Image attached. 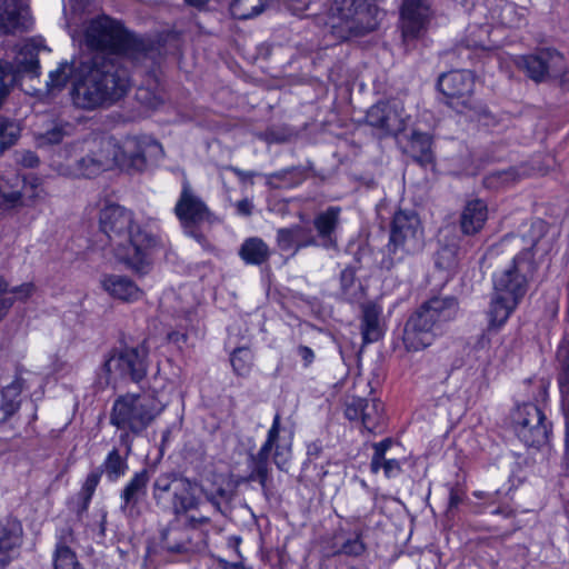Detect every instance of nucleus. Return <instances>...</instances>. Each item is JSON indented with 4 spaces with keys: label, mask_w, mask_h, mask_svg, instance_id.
I'll return each instance as SVG.
<instances>
[{
    "label": "nucleus",
    "mask_w": 569,
    "mask_h": 569,
    "mask_svg": "<svg viewBox=\"0 0 569 569\" xmlns=\"http://www.w3.org/2000/svg\"><path fill=\"white\" fill-rule=\"evenodd\" d=\"M83 42L92 54L79 63L73 102L88 110L112 106L128 93L131 86L123 63V56L131 44L130 34L119 21L101 14L86 23Z\"/></svg>",
    "instance_id": "f257e3e1"
},
{
    "label": "nucleus",
    "mask_w": 569,
    "mask_h": 569,
    "mask_svg": "<svg viewBox=\"0 0 569 569\" xmlns=\"http://www.w3.org/2000/svg\"><path fill=\"white\" fill-rule=\"evenodd\" d=\"M99 226L128 268L138 274L149 272L150 252L161 246L158 234L139 224L132 211L113 203L101 209Z\"/></svg>",
    "instance_id": "f03ea898"
},
{
    "label": "nucleus",
    "mask_w": 569,
    "mask_h": 569,
    "mask_svg": "<svg viewBox=\"0 0 569 569\" xmlns=\"http://www.w3.org/2000/svg\"><path fill=\"white\" fill-rule=\"evenodd\" d=\"M536 270L533 259L513 257L506 268L493 273V291L487 310L489 328L499 329L508 321L527 295Z\"/></svg>",
    "instance_id": "7ed1b4c3"
},
{
    "label": "nucleus",
    "mask_w": 569,
    "mask_h": 569,
    "mask_svg": "<svg viewBox=\"0 0 569 569\" xmlns=\"http://www.w3.org/2000/svg\"><path fill=\"white\" fill-rule=\"evenodd\" d=\"M164 405L152 393H126L111 408L110 425L119 431V442L131 455L133 439L146 431L163 411Z\"/></svg>",
    "instance_id": "20e7f679"
},
{
    "label": "nucleus",
    "mask_w": 569,
    "mask_h": 569,
    "mask_svg": "<svg viewBox=\"0 0 569 569\" xmlns=\"http://www.w3.org/2000/svg\"><path fill=\"white\" fill-rule=\"evenodd\" d=\"M455 297H433L423 302L407 320L403 345L408 351H420L432 345L441 326L456 318Z\"/></svg>",
    "instance_id": "39448f33"
},
{
    "label": "nucleus",
    "mask_w": 569,
    "mask_h": 569,
    "mask_svg": "<svg viewBox=\"0 0 569 569\" xmlns=\"http://www.w3.org/2000/svg\"><path fill=\"white\" fill-rule=\"evenodd\" d=\"M422 248L423 228L418 214L411 210H399L393 214L389 241L385 248L380 267L391 270L408 256L418 253Z\"/></svg>",
    "instance_id": "423d86ee"
},
{
    "label": "nucleus",
    "mask_w": 569,
    "mask_h": 569,
    "mask_svg": "<svg viewBox=\"0 0 569 569\" xmlns=\"http://www.w3.org/2000/svg\"><path fill=\"white\" fill-rule=\"evenodd\" d=\"M199 483L176 472L160 473L152 483V498L162 511L176 517L199 508Z\"/></svg>",
    "instance_id": "0eeeda50"
},
{
    "label": "nucleus",
    "mask_w": 569,
    "mask_h": 569,
    "mask_svg": "<svg viewBox=\"0 0 569 569\" xmlns=\"http://www.w3.org/2000/svg\"><path fill=\"white\" fill-rule=\"evenodd\" d=\"M281 416L277 412L272 425L267 432L264 442L256 453H251L248 460L250 473L248 480L257 481L264 490L271 475V462L278 469L284 470L291 459V441L281 436Z\"/></svg>",
    "instance_id": "6e6552de"
},
{
    "label": "nucleus",
    "mask_w": 569,
    "mask_h": 569,
    "mask_svg": "<svg viewBox=\"0 0 569 569\" xmlns=\"http://www.w3.org/2000/svg\"><path fill=\"white\" fill-rule=\"evenodd\" d=\"M378 14L368 0H341L330 18L331 34L339 41L363 36L378 27Z\"/></svg>",
    "instance_id": "1a4fd4ad"
},
{
    "label": "nucleus",
    "mask_w": 569,
    "mask_h": 569,
    "mask_svg": "<svg viewBox=\"0 0 569 569\" xmlns=\"http://www.w3.org/2000/svg\"><path fill=\"white\" fill-rule=\"evenodd\" d=\"M173 212L186 236L193 238L200 244L207 242L200 227L204 223H211L213 214L187 179L182 181L181 192Z\"/></svg>",
    "instance_id": "9d476101"
},
{
    "label": "nucleus",
    "mask_w": 569,
    "mask_h": 569,
    "mask_svg": "<svg viewBox=\"0 0 569 569\" xmlns=\"http://www.w3.org/2000/svg\"><path fill=\"white\" fill-rule=\"evenodd\" d=\"M147 357L148 349L144 343L112 349L103 362L106 383H116L120 379L141 381L147 375Z\"/></svg>",
    "instance_id": "9b49d317"
},
{
    "label": "nucleus",
    "mask_w": 569,
    "mask_h": 569,
    "mask_svg": "<svg viewBox=\"0 0 569 569\" xmlns=\"http://www.w3.org/2000/svg\"><path fill=\"white\" fill-rule=\"evenodd\" d=\"M162 156L161 143L150 136H129L120 144L114 141V166L123 170L142 171Z\"/></svg>",
    "instance_id": "f8f14e48"
},
{
    "label": "nucleus",
    "mask_w": 569,
    "mask_h": 569,
    "mask_svg": "<svg viewBox=\"0 0 569 569\" xmlns=\"http://www.w3.org/2000/svg\"><path fill=\"white\" fill-rule=\"evenodd\" d=\"M548 224L541 219H532L519 227L518 234H506L500 247L519 248L520 252L515 257L533 259L547 254L551 249V242L547 239Z\"/></svg>",
    "instance_id": "ddd939ff"
},
{
    "label": "nucleus",
    "mask_w": 569,
    "mask_h": 569,
    "mask_svg": "<svg viewBox=\"0 0 569 569\" xmlns=\"http://www.w3.org/2000/svg\"><path fill=\"white\" fill-rule=\"evenodd\" d=\"M86 154L74 163L72 174L78 178H92L114 166V140L94 138L83 143Z\"/></svg>",
    "instance_id": "4468645a"
},
{
    "label": "nucleus",
    "mask_w": 569,
    "mask_h": 569,
    "mask_svg": "<svg viewBox=\"0 0 569 569\" xmlns=\"http://www.w3.org/2000/svg\"><path fill=\"white\" fill-rule=\"evenodd\" d=\"M438 88L447 98L446 103L457 112L473 109L475 76L468 70H455L439 77Z\"/></svg>",
    "instance_id": "2eb2a0df"
},
{
    "label": "nucleus",
    "mask_w": 569,
    "mask_h": 569,
    "mask_svg": "<svg viewBox=\"0 0 569 569\" xmlns=\"http://www.w3.org/2000/svg\"><path fill=\"white\" fill-rule=\"evenodd\" d=\"M367 123L385 134H396L406 128L402 106L397 101L378 102L366 114Z\"/></svg>",
    "instance_id": "dca6fc26"
},
{
    "label": "nucleus",
    "mask_w": 569,
    "mask_h": 569,
    "mask_svg": "<svg viewBox=\"0 0 569 569\" xmlns=\"http://www.w3.org/2000/svg\"><path fill=\"white\" fill-rule=\"evenodd\" d=\"M345 416L350 421H360L369 432H379L383 423V406L375 398L353 397L346 405Z\"/></svg>",
    "instance_id": "f3484780"
},
{
    "label": "nucleus",
    "mask_w": 569,
    "mask_h": 569,
    "mask_svg": "<svg viewBox=\"0 0 569 569\" xmlns=\"http://www.w3.org/2000/svg\"><path fill=\"white\" fill-rule=\"evenodd\" d=\"M431 12L426 0H403L401 29L405 41L419 38L427 29Z\"/></svg>",
    "instance_id": "a211bd4d"
},
{
    "label": "nucleus",
    "mask_w": 569,
    "mask_h": 569,
    "mask_svg": "<svg viewBox=\"0 0 569 569\" xmlns=\"http://www.w3.org/2000/svg\"><path fill=\"white\" fill-rule=\"evenodd\" d=\"M39 48L34 40H26L17 46L12 61H6L3 67L8 74L14 76V83L23 77L37 78L40 73L38 59Z\"/></svg>",
    "instance_id": "6ab92c4d"
},
{
    "label": "nucleus",
    "mask_w": 569,
    "mask_h": 569,
    "mask_svg": "<svg viewBox=\"0 0 569 569\" xmlns=\"http://www.w3.org/2000/svg\"><path fill=\"white\" fill-rule=\"evenodd\" d=\"M37 186L38 179L32 176L0 177V208L10 209L20 204L23 197L32 198Z\"/></svg>",
    "instance_id": "aec40b11"
},
{
    "label": "nucleus",
    "mask_w": 569,
    "mask_h": 569,
    "mask_svg": "<svg viewBox=\"0 0 569 569\" xmlns=\"http://www.w3.org/2000/svg\"><path fill=\"white\" fill-rule=\"evenodd\" d=\"M562 61V56L552 49H545L537 54L521 56L517 66L525 70L530 79L536 82L542 81L555 66Z\"/></svg>",
    "instance_id": "412c9836"
},
{
    "label": "nucleus",
    "mask_w": 569,
    "mask_h": 569,
    "mask_svg": "<svg viewBox=\"0 0 569 569\" xmlns=\"http://www.w3.org/2000/svg\"><path fill=\"white\" fill-rule=\"evenodd\" d=\"M161 546L171 553H189L197 549L192 541V535L187 527L177 518L161 531Z\"/></svg>",
    "instance_id": "4be33fe9"
},
{
    "label": "nucleus",
    "mask_w": 569,
    "mask_h": 569,
    "mask_svg": "<svg viewBox=\"0 0 569 569\" xmlns=\"http://www.w3.org/2000/svg\"><path fill=\"white\" fill-rule=\"evenodd\" d=\"M276 241L280 250H293V253H297L302 248L318 246V240L312 230L302 224L278 229Z\"/></svg>",
    "instance_id": "5701e85b"
},
{
    "label": "nucleus",
    "mask_w": 569,
    "mask_h": 569,
    "mask_svg": "<svg viewBox=\"0 0 569 569\" xmlns=\"http://www.w3.org/2000/svg\"><path fill=\"white\" fill-rule=\"evenodd\" d=\"M341 208L331 206L318 213L313 219V227L317 231L318 246L325 248L337 247V230L340 226Z\"/></svg>",
    "instance_id": "b1692460"
},
{
    "label": "nucleus",
    "mask_w": 569,
    "mask_h": 569,
    "mask_svg": "<svg viewBox=\"0 0 569 569\" xmlns=\"http://www.w3.org/2000/svg\"><path fill=\"white\" fill-rule=\"evenodd\" d=\"M100 283L109 296L123 302H136L143 296V291L128 276L103 274Z\"/></svg>",
    "instance_id": "393cba45"
},
{
    "label": "nucleus",
    "mask_w": 569,
    "mask_h": 569,
    "mask_svg": "<svg viewBox=\"0 0 569 569\" xmlns=\"http://www.w3.org/2000/svg\"><path fill=\"white\" fill-rule=\"evenodd\" d=\"M149 472L147 469H142L136 472L130 480L127 482L124 488L120 492V510L128 516H132L134 509L139 502L147 495L149 483Z\"/></svg>",
    "instance_id": "a878e982"
},
{
    "label": "nucleus",
    "mask_w": 569,
    "mask_h": 569,
    "mask_svg": "<svg viewBox=\"0 0 569 569\" xmlns=\"http://www.w3.org/2000/svg\"><path fill=\"white\" fill-rule=\"evenodd\" d=\"M488 219V206L481 199H471L465 204L460 214V229L466 236H473L482 230Z\"/></svg>",
    "instance_id": "bb28decb"
},
{
    "label": "nucleus",
    "mask_w": 569,
    "mask_h": 569,
    "mask_svg": "<svg viewBox=\"0 0 569 569\" xmlns=\"http://www.w3.org/2000/svg\"><path fill=\"white\" fill-rule=\"evenodd\" d=\"M22 527L17 519L7 518L0 521V568L8 565L9 553L21 543Z\"/></svg>",
    "instance_id": "cd10ccee"
},
{
    "label": "nucleus",
    "mask_w": 569,
    "mask_h": 569,
    "mask_svg": "<svg viewBox=\"0 0 569 569\" xmlns=\"http://www.w3.org/2000/svg\"><path fill=\"white\" fill-rule=\"evenodd\" d=\"M558 359L561 363L559 375V388L561 393V407L567 419H569V338L563 339L558 349ZM566 453L569 456V420L566 423Z\"/></svg>",
    "instance_id": "c85d7f7f"
},
{
    "label": "nucleus",
    "mask_w": 569,
    "mask_h": 569,
    "mask_svg": "<svg viewBox=\"0 0 569 569\" xmlns=\"http://www.w3.org/2000/svg\"><path fill=\"white\" fill-rule=\"evenodd\" d=\"M391 440L385 439L380 442L373 443V456L370 462V469L373 473H377L380 469L387 478H396L401 471V462L395 458H387L386 453L391 447Z\"/></svg>",
    "instance_id": "c756f323"
},
{
    "label": "nucleus",
    "mask_w": 569,
    "mask_h": 569,
    "mask_svg": "<svg viewBox=\"0 0 569 569\" xmlns=\"http://www.w3.org/2000/svg\"><path fill=\"white\" fill-rule=\"evenodd\" d=\"M513 429L519 440L527 447L539 448L548 442L551 432V423L546 420L538 423L532 422L526 425L525 420L521 419L520 427H515Z\"/></svg>",
    "instance_id": "7c9ffc66"
},
{
    "label": "nucleus",
    "mask_w": 569,
    "mask_h": 569,
    "mask_svg": "<svg viewBox=\"0 0 569 569\" xmlns=\"http://www.w3.org/2000/svg\"><path fill=\"white\" fill-rule=\"evenodd\" d=\"M527 9L513 2L500 0L491 10V18L506 28H520L526 22Z\"/></svg>",
    "instance_id": "2f4dec72"
},
{
    "label": "nucleus",
    "mask_w": 569,
    "mask_h": 569,
    "mask_svg": "<svg viewBox=\"0 0 569 569\" xmlns=\"http://www.w3.org/2000/svg\"><path fill=\"white\" fill-rule=\"evenodd\" d=\"M382 308L373 302L362 307L361 333L365 343L378 341L382 336L380 317Z\"/></svg>",
    "instance_id": "473e14b6"
},
{
    "label": "nucleus",
    "mask_w": 569,
    "mask_h": 569,
    "mask_svg": "<svg viewBox=\"0 0 569 569\" xmlns=\"http://www.w3.org/2000/svg\"><path fill=\"white\" fill-rule=\"evenodd\" d=\"M271 250L259 237L246 239L239 249V257L247 263L260 266L269 260Z\"/></svg>",
    "instance_id": "72a5a7b5"
},
{
    "label": "nucleus",
    "mask_w": 569,
    "mask_h": 569,
    "mask_svg": "<svg viewBox=\"0 0 569 569\" xmlns=\"http://www.w3.org/2000/svg\"><path fill=\"white\" fill-rule=\"evenodd\" d=\"M431 144L429 134L415 131L409 140L408 152L421 166L431 164L433 162Z\"/></svg>",
    "instance_id": "f704fd0d"
},
{
    "label": "nucleus",
    "mask_w": 569,
    "mask_h": 569,
    "mask_svg": "<svg viewBox=\"0 0 569 569\" xmlns=\"http://www.w3.org/2000/svg\"><path fill=\"white\" fill-rule=\"evenodd\" d=\"M130 455L122 456L120 453V450L118 448H113L106 457L100 467H98V470H102V473L106 475L107 479L111 482H114L119 480L121 477H123L128 469V457Z\"/></svg>",
    "instance_id": "c9c22d12"
},
{
    "label": "nucleus",
    "mask_w": 569,
    "mask_h": 569,
    "mask_svg": "<svg viewBox=\"0 0 569 569\" xmlns=\"http://www.w3.org/2000/svg\"><path fill=\"white\" fill-rule=\"evenodd\" d=\"M22 389L23 379L21 377H16L11 383L2 389L0 409L4 415V419L10 418L19 410Z\"/></svg>",
    "instance_id": "e433bc0d"
},
{
    "label": "nucleus",
    "mask_w": 569,
    "mask_h": 569,
    "mask_svg": "<svg viewBox=\"0 0 569 569\" xmlns=\"http://www.w3.org/2000/svg\"><path fill=\"white\" fill-rule=\"evenodd\" d=\"M18 0H0V34L13 33L20 27Z\"/></svg>",
    "instance_id": "4c0bfd02"
},
{
    "label": "nucleus",
    "mask_w": 569,
    "mask_h": 569,
    "mask_svg": "<svg viewBox=\"0 0 569 569\" xmlns=\"http://www.w3.org/2000/svg\"><path fill=\"white\" fill-rule=\"evenodd\" d=\"M336 543H339V549L336 551L339 555L349 557H360L366 552V545L362 541V531L356 530L351 537H345L342 531L337 533Z\"/></svg>",
    "instance_id": "58836bf2"
},
{
    "label": "nucleus",
    "mask_w": 569,
    "mask_h": 569,
    "mask_svg": "<svg viewBox=\"0 0 569 569\" xmlns=\"http://www.w3.org/2000/svg\"><path fill=\"white\" fill-rule=\"evenodd\" d=\"M306 179V171L301 167H291L270 173L268 183L278 187H295Z\"/></svg>",
    "instance_id": "ea45409f"
},
{
    "label": "nucleus",
    "mask_w": 569,
    "mask_h": 569,
    "mask_svg": "<svg viewBox=\"0 0 569 569\" xmlns=\"http://www.w3.org/2000/svg\"><path fill=\"white\" fill-rule=\"evenodd\" d=\"M267 0H233L230 4V12L233 18L246 20L262 12Z\"/></svg>",
    "instance_id": "a19ab883"
},
{
    "label": "nucleus",
    "mask_w": 569,
    "mask_h": 569,
    "mask_svg": "<svg viewBox=\"0 0 569 569\" xmlns=\"http://www.w3.org/2000/svg\"><path fill=\"white\" fill-rule=\"evenodd\" d=\"M521 419L525 420L526 425L547 420L542 409L531 402L522 403L515 409L512 413L513 428L520 427Z\"/></svg>",
    "instance_id": "79ce46f5"
},
{
    "label": "nucleus",
    "mask_w": 569,
    "mask_h": 569,
    "mask_svg": "<svg viewBox=\"0 0 569 569\" xmlns=\"http://www.w3.org/2000/svg\"><path fill=\"white\" fill-rule=\"evenodd\" d=\"M78 68L79 66L74 67L67 61L59 63L58 68L49 73V81L47 82L49 89L53 90L63 88L73 72H76V80L73 82L74 86L79 79ZM73 92L74 88L72 89V93Z\"/></svg>",
    "instance_id": "37998d69"
},
{
    "label": "nucleus",
    "mask_w": 569,
    "mask_h": 569,
    "mask_svg": "<svg viewBox=\"0 0 569 569\" xmlns=\"http://www.w3.org/2000/svg\"><path fill=\"white\" fill-rule=\"evenodd\" d=\"M73 127L68 122H54L46 132L37 136L39 147L60 143L66 136H70Z\"/></svg>",
    "instance_id": "c03bdc74"
},
{
    "label": "nucleus",
    "mask_w": 569,
    "mask_h": 569,
    "mask_svg": "<svg viewBox=\"0 0 569 569\" xmlns=\"http://www.w3.org/2000/svg\"><path fill=\"white\" fill-rule=\"evenodd\" d=\"M230 361L234 373L241 377H246L251 371L253 355L248 348H237L231 353Z\"/></svg>",
    "instance_id": "a18cd8bd"
},
{
    "label": "nucleus",
    "mask_w": 569,
    "mask_h": 569,
    "mask_svg": "<svg viewBox=\"0 0 569 569\" xmlns=\"http://www.w3.org/2000/svg\"><path fill=\"white\" fill-rule=\"evenodd\" d=\"M53 566L54 569H83L74 551L62 543H58L56 547Z\"/></svg>",
    "instance_id": "49530a36"
},
{
    "label": "nucleus",
    "mask_w": 569,
    "mask_h": 569,
    "mask_svg": "<svg viewBox=\"0 0 569 569\" xmlns=\"http://www.w3.org/2000/svg\"><path fill=\"white\" fill-rule=\"evenodd\" d=\"M519 174L513 168H509L501 171H493L487 174L483 179V183L489 189H500L515 182Z\"/></svg>",
    "instance_id": "de8ad7c7"
},
{
    "label": "nucleus",
    "mask_w": 569,
    "mask_h": 569,
    "mask_svg": "<svg viewBox=\"0 0 569 569\" xmlns=\"http://www.w3.org/2000/svg\"><path fill=\"white\" fill-rule=\"evenodd\" d=\"M102 476V470H98L96 468L90 473H88L81 490L79 492V497L82 500L81 509L80 511H86L90 505V501L92 499V496L100 482Z\"/></svg>",
    "instance_id": "09e8293b"
},
{
    "label": "nucleus",
    "mask_w": 569,
    "mask_h": 569,
    "mask_svg": "<svg viewBox=\"0 0 569 569\" xmlns=\"http://www.w3.org/2000/svg\"><path fill=\"white\" fill-rule=\"evenodd\" d=\"M457 264V248L445 246L437 252L436 266L442 270H451Z\"/></svg>",
    "instance_id": "8fccbe9b"
},
{
    "label": "nucleus",
    "mask_w": 569,
    "mask_h": 569,
    "mask_svg": "<svg viewBox=\"0 0 569 569\" xmlns=\"http://www.w3.org/2000/svg\"><path fill=\"white\" fill-rule=\"evenodd\" d=\"M37 291V287L33 282H26L20 286L13 287L10 290V293L14 295V302H26L29 298H31Z\"/></svg>",
    "instance_id": "3c124183"
},
{
    "label": "nucleus",
    "mask_w": 569,
    "mask_h": 569,
    "mask_svg": "<svg viewBox=\"0 0 569 569\" xmlns=\"http://www.w3.org/2000/svg\"><path fill=\"white\" fill-rule=\"evenodd\" d=\"M14 83V76L8 74L7 69L0 62V104L8 96L10 88Z\"/></svg>",
    "instance_id": "603ef678"
},
{
    "label": "nucleus",
    "mask_w": 569,
    "mask_h": 569,
    "mask_svg": "<svg viewBox=\"0 0 569 569\" xmlns=\"http://www.w3.org/2000/svg\"><path fill=\"white\" fill-rule=\"evenodd\" d=\"M12 128L13 126L7 120L0 119V153L13 142L14 134L8 133V130Z\"/></svg>",
    "instance_id": "864d4df0"
},
{
    "label": "nucleus",
    "mask_w": 569,
    "mask_h": 569,
    "mask_svg": "<svg viewBox=\"0 0 569 569\" xmlns=\"http://www.w3.org/2000/svg\"><path fill=\"white\" fill-rule=\"evenodd\" d=\"M209 522H210V518L207 516H200V517L189 516V517H187L186 521L182 522V526L187 527L190 530L191 535L193 536V531L196 529H198L200 526L208 525Z\"/></svg>",
    "instance_id": "5fc2aeb1"
},
{
    "label": "nucleus",
    "mask_w": 569,
    "mask_h": 569,
    "mask_svg": "<svg viewBox=\"0 0 569 569\" xmlns=\"http://www.w3.org/2000/svg\"><path fill=\"white\" fill-rule=\"evenodd\" d=\"M296 353L302 360L305 367H309L315 360L313 350L307 346H298Z\"/></svg>",
    "instance_id": "6e6d98bb"
},
{
    "label": "nucleus",
    "mask_w": 569,
    "mask_h": 569,
    "mask_svg": "<svg viewBox=\"0 0 569 569\" xmlns=\"http://www.w3.org/2000/svg\"><path fill=\"white\" fill-rule=\"evenodd\" d=\"M17 161L26 168H34L39 163V158L32 151L22 152Z\"/></svg>",
    "instance_id": "4d7b16f0"
},
{
    "label": "nucleus",
    "mask_w": 569,
    "mask_h": 569,
    "mask_svg": "<svg viewBox=\"0 0 569 569\" xmlns=\"http://www.w3.org/2000/svg\"><path fill=\"white\" fill-rule=\"evenodd\" d=\"M236 209L239 216L249 217L252 214L253 204L246 198L236 203Z\"/></svg>",
    "instance_id": "13d9d810"
},
{
    "label": "nucleus",
    "mask_w": 569,
    "mask_h": 569,
    "mask_svg": "<svg viewBox=\"0 0 569 569\" xmlns=\"http://www.w3.org/2000/svg\"><path fill=\"white\" fill-rule=\"evenodd\" d=\"M14 303V299L10 297L0 298V321L8 315Z\"/></svg>",
    "instance_id": "bf43d9fd"
},
{
    "label": "nucleus",
    "mask_w": 569,
    "mask_h": 569,
    "mask_svg": "<svg viewBox=\"0 0 569 569\" xmlns=\"http://www.w3.org/2000/svg\"><path fill=\"white\" fill-rule=\"evenodd\" d=\"M217 561L221 569H251V568L244 567L242 561L230 562L223 558H218Z\"/></svg>",
    "instance_id": "052dcab7"
},
{
    "label": "nucleus",
    "mask_w": 569,
    "mask_h": 569,
    "mask_svg": "<svg viewBox=\"0 0 569 569\" xmlns=\"http://www.w3.org/2000/svg\"><path fill=\"white\" fill-rule=\"evenodd\" d=\"M167 339H168V341H170V342H173V343L180 345V343H184V342L187 341V335H186V333L178 332V331H170V332L167 335Z\"/></svg>",
    "instance_id": "680f3d73"
},
{
    "label": "nucleus",
    "mask_w": 569,
    "mask_h": 569,
    "mask_svg": "<svg viewBox=\"0 0 569 569\" xmlns=\"http://www.w3.org/2000/svg\"><path fill=\"white\" fill-rule=\"evenodd\" d=\"M461 501H462V497L459 493V491L451 489L450 493H449V503H448L449 509L457 508Z\"/></svg>",
    "instance_id": "e2e57ef3"
},
{
    "label": "nucleus",
    "mask_w": 569,
    "mask_h": 569,
    "mask_svg": "<svg viewBox=\"0 0 569 569\" xmlns=\"http://www.w3.org/2000/svg\"><path fill=\"white\" fill-rule=\"evenodd\" d=\"M230 170L241 180L251 179L256 176L253 171H244L236 167H231Z\"/></svg>",
    "instance_id": "0e129e2a"
},
{
    "label": "nucleus",
    "mask_w": 569,
    "mask_h": 569,
    "mask_svg": "<svg viewBox=\"0 0 569 569\" xmlns=\"http://www.w3.org/2000/svg\"><path fill=\"white\" fill-rule=\"evenodd\" d=\"M240 543H241V538L240 537L232 536V537L229 538V546L233 547L236 553L241 558L242 555H241L240 548H239Z\"/></svg>",
    "instance_id": "69168bd1"
},
{
    "label": "nucleus",
    "mask_w": 569,
    "mask_h": 569,
    "mask_svg": "<svg viewBox=\"0 0 569 569\" xmlns=\"http://www.w3.org/2000/svg\"><path fill=\"white\" fill-rule=\"evenodd\" d=\"M11 288L9 287L8 281L0 276V298H3L2 296L4 293L10 292Z\"/></svg>",
    "instance_id": "338daca9"
},
{
    "label": "nucleus",
    "mask_w": 569,
    "mask_h": 569,
    "mask_svg": "<svg viewBox=\"0 0 569 569\" xmlns=\"http://www.w3.org/2000/svg\"><path fill=\"white\" fill-rule=\"evenodd\" d=\"M207 499H208V501H210V502H211V505L213 506V508H214L218 512L222 513L221 505H220V502L217 500V498H216L214 496H212V495H211V496H208V497H207Z\"/></svg>",
    "instance_id": "774afa93"
}]
</instances>
